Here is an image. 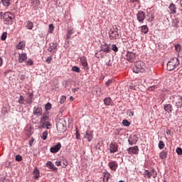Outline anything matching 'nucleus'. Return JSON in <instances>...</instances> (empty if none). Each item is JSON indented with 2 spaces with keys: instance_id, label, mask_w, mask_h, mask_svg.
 Returning a JSON list of instances; mask_svg holds the SVG:
<instances>
[{
  "instance_id": "f257e3e1",
  "label": "nucleus",
  "mask_w": 182,
  "mask_h": 182,
  "mask_svg": "<svg viewBox=\"0 0 182 182\" xmlns=\"http://www.w3.org/2000/svg\"><path fill=\"white\" fill-rule=\"evenodd\" d=\"M180 65V60L177 58H171L167 63V70H174L176 68Z\"/></svg>"
},
{
  "instance_id": "f03ea898",
  "label": "nucleus",
  "mask_w": 182,
  "mask_h": 182,
  "mask_svg": "<svg viewBox=\"0 0 182 182\" xmlns=\"http://www.w3.org/2000/svg\"><path fill=\"white\" fill-rule=\"evenodd\" d=\"M134 73H143L144 72V63L143 61H136L133 68Z\"/></svg>"
},
{
  "instance_id": "7ed1b4c3",
  "label": "nucleus",
  "mask_w": 182,
  "mask_h": 182,
  "mask_svg": "<svg viewBox=\"0 0 182 182\" xmlns=\"http://www.w3.org/2000/svg\"><path fill=\"white\" fill-rule=\"evenodd\" d=\"M119 28H117V26H113V27L110 29L109 35L111 41H114L119 38Z\"/></svg>"
},
{
  "instance_id": "20e7f679",
  "label": "nucleus",
  "mask_w": 182,
  "mask_h": 182,
  "mask_svg": "<svg viewBox=\"0 0 182 182\" xmlns=\"http://www.w3.org/2000/svg\"><path fill=\"white\" fill-rule=\"evenodd\" d=\"M3 19L7 25H12V23H14L12 21V19H14V14L11 12L4 13Z\"/></svg>"
},
{
  "instance_id": "39448f33",
  "label": "nucleus",
  "mask_w": 182,
  "mask_h": 182,
  "mask_svg": "<svg viewBox=\"0 0 182 182\" xmlns=\"http://www.w3.org/2000/svg\"><path fill=\"white\" fill-rule=\"evenodd\" d=\"M136 19L140 23H144V19H146V13L143 11H139L136 14Z\"/></svg>"
},
{
  "instance_id": "423d86ee",
  "label": "nucleus",
  "mask_w": 182,
  "mask_h": 182,
  "mask_svg": "<svg viewBox=\"0 0 182 182\" xmlns=\"http://www.w3.org/2000/svg\"><path fill=\"white\" fill-rule=\"evenodd\" d=\"M126 58L128 62L133 63L136 60V54L133 52L128 51L126 54Z\"/></svg>"
},
{
  "instance_id": "0eeeda50",
  "label": "nucleus",
  "mask_w": 182,
  "mask_h": 182,
  "mask_svg": "<svg viewBox=\"0 0 182 182\" xmlns=\"http://www.w3.org/2000/svg\"><path fill=\"white\" fill-rule=\"evenodd\" d=\"M56 127L58 133H65V132H66V125L63 124V123L60 122L57 123Z\"/></svg>"
},
{
  "instance_id": "6e6552de",
  "label": "nucleus",
  "mask_w": 182,
  "mask_h": 182,
  "mask_svg": "<svg viewBox=\"0 0 182 182\" xmlns=\"http://www.w3.org/2000/svg\"><path fill=\"white\" fill-rule=\"evenodd\" d=\"M173 103L176 107L181 108L182 107V97L180 95L174 97H173Z\"/></svg>"
},
{
  "instance_id": "1a4fd4ad",
  "label": "nucleus",
  "mask_w": 182,
  "mask_h": 182,
  "mask_svg": "<svg viewBox=\"0 0 182 182\" xmlns=\"http://www.w3.org/2000/svg\"><path fill=\"white\" fill-rule=\"evenodd\" d=\"M108 166L112 171H116L117 170V167H119V164L115 161H112L109 162Z\"/></svg>"
},
{
  "instance_id": "9d476101",
  "label": "nucleus",
  "mask_w": 182,
  "mask_h": 182,
  "mask_svg": "<svg viewBox=\"0 0 182 182\" xmlns=\"http://www.w3.org/2000/svg\"><path fill=\"white\" fill-rule=\"evenodd\" d=\"M129 154H139V146H134L127 149Z\"/></svg>"
},
{
  "instance_id": "9b49d317",
  "label": "nucleus",
  "mask_w": 182,
  "mask_h": 182,
  "mask_svg": "<svg viewBox=\"0 0 182 182\" xmlns=\"http://www.w3.org/2000/svg\"><path fill=\"white\" fill-rule=\"evenodd\" d=\"M33 114L35 116H42V107L37 106L34 107L33 110Z\"/></svg>"
},
{
  "instance_id": "f8f14e48",
  "label": "nucleus",
  "mask_w": 182,
  "mask_h": 182,
  "mask_svg": "<svg viewBox=\"0 0 182 182\" xmlns=\"http://www.w3.org/2000/svg\"><path fill=\"white\" fill-rule=\"evenodd\" d=\"M60 147H62V144L58 143L57 145H54L50 149V153H58L60 150Z\"/></svg>"
},
{
  "instance_id": "ddd939ff",
  "label": "nucleus",
  "mask_w": 182,
  "mask_h": 182,
  "mask_svg": "<svg viewBox=\"0 0 182 182\" xmlns=\"http://www.w3.org/2000/svg\"><path fill=\"white\" fill-rule=\"evenodd\" d=\"M48 120H49V112H46L43 114V115L41 118L40 123H41V124H42L43 123L48 122Z\"/></svg>"
},
{
  "instance_id": "4468645a",
  "label": "nucleus",
  "mask_w": 182,
  "mask_h": 182,
  "mask_svg": "<svg viewBox=\"0 0 182 182\" xmlns=\"http://www.w3.org/2000/svg\"><path fill=\"white\" fill-rule=\"evenodd\" d=\"M18 62L19 63H23L25 60L28 59V55L26 53H19Z\"/></svg>"
},
{
  "instance_id": "2eb2a0df",
  "label": "nucleus",
  "mask_w": 182,
  "mask_h": 182,
  "mask_svg": "<svg viewBox=\"0 0 182 182\" xmlns=\"http://www.w3.org/2000/svg\"><path fill=\"white\" fill-rule=\"evenodd\" d=\"M118 150V146L116 143H111L109 144V151L110 153H116Z\"/></svg>"
},
{
  "instance_id": "dca6fc26",
  "label": "nucleus",
  "mask_w": 182,
  "mask_h": 182,
  "mask_svg": "<svg viewBox=\"0 0 182 182\" xmlns=\"http://www.w3.org/2000/svg\"><path fill=\"white\" fill-rule=\"evenodd\" d=\"M128 142L131 146H133L137 143V136L136 135L131 136L129 139Z\"/></svg>"
},
{
  "instance_id": "f3484780",
  "label": "nucleus",
  "mask_w": 182,
  "mask_h": 182,
  "mask_svg": "<svg viewBox=\"0 0 182 182\" xmlns=\"http://www.w3.org/2000/svg\"><path fill=\"white\" fill-rule=\"evenodd\" d=\"M85 138L87 139V141H92V140H93V132L87 131Z\"/></svg>"
},
{
  "instance_id": "a211bd4d",
  "label": "nucleus",
  "mask_w": 182,
  "mask_h": 182,
  "mask_svg": "<svg viewBox=\"0 0 182 182\" xmlns=\"http://www.w3.org/2000/svg\"><path fill=\"white\" fill-rule=\"evenodd\" d=\"M168 12L171 15H174V14L177 13V10L176 9V5L174 4H171L168 6Z\"/></svg>"
},
{
  "instance_id": "6ab92c4d",
  "label": "nucleus",
  "mask_w": 182,
  "mask_h": 182,
  "mask_svg": "<svg viewBox=\"0 0 182 182\" xmlns=\"http://www.w3.org/2000/svg\"><path fill=\"white\" fill-rule=\"evenodd\" d=\"M100 52H105V53H110V47H109L107 43L102 45Z\"/></svg>"
},
{
  "instance_id": "aec40b11",
  "label": "nucleus",
  "mask_w": 182,
  "mask_h": 182,
  "mask_svg": "<svg viewBox=\"0 0 182 182\" xmlns=\"http://www.w3.org/2000/svg\"><path fill=\"white\" fill-rule=\"evenodd\" d=\"M46 167H48V168H50V170H53V171H56V170H58V168H56L55 166V164H53V163H52V161H47Z\"/></svg>"
},
{
  "instance_id": "412c9836",
  "label": "nucleus",
  "mask_w": 182,
  "mask_h": 182,
  "mask_svg": "<svg viewBox=\"0 0 182 182\" xmlns=\"http://www.w3.org/2000/svg\"><path fill=\"white\" fill-rule=\"evenodd\" d=\"M31 6H33L34 9H38V6L41 5V1L39 0H31Z\"/></svg>"
},
{
  "instance_id": "4be33fe9",
  "label": "nucleus",
  "mask_w": 182,
  "mask_h": 182,
  "mask_svg": "<svg viewBox=\"0 0 182 182\" xmlns=\"http://www.w3.org/2000/svg\"><path fill=\"white\" fill-rule=\"evenodd\" d=\"M80 63L83 68H87V58L83 56L80 58Z\"/></svg>"
},
{
  "instance_id": "5701e85b",
  "label": "nucleus",
  "mask_w": 182,
  "mask_h": 182,
  "mask_svg": "<svg viewBox=\"0 0 182 182\" xmlns=\"http://www.w3.org/2000/svg\"><path fill=\"white\" fill-rule=\"evenodd\" d=\"M103 177L104 182H109V179L112 177V175L109 172H104Z\"/></svg>"
},
{
  "instance_id": "b1692460",
  "label": "nucleus",
  "mask_w": 182,
  "mask_h": 182,
  "mask_svg": "<svg viewBox=\"0 0 182 182\" xmlns=\"http://www.w3.org/2000/svg\"><path fill=\"white\" fill-rule=\"evenodd\" d=\"M25 46H26V43H25V41H20L18 44L16 46V49L23 50V49H25Z\"/></svg>"
},
{
  "instance_id": "393cba45",
  "label": "nucleus",
  "mask_w": 182,
  "mask_h": 182,
  "mask_svg": "<svg viewBox=\"0 0 182 182\" xmlns=\"http://www.w3.org/2000/svg\"><path fill=\"white\" fill-rule=\"evenodd\" d=\"M180 20H178V18H175L173 20L172 26H173V28H180Z\"/></svg>"
},
{
  "instance_id": "a878e982",
  "label": "nucleus",
  "mask_w": 182,
  "mask_h": 182,
  "mask_svg": "<svg viewBox=\"0 0 182 182\" xmlns=\"http://www.w3.org/2000/svg\"><path fill=\"white\" fill-rule=\"evenodd\" d=\"M26 28L28 29V31H32V29H33V23L31 21H27Z\"/></svg>"
},
{
  "instance_id": "bb28decb",
  "label": "nucleus",
  "mask_w": 182,
  "mask_h": 182,
  "mask_svg": "<svg viewBox=\"0 0 182 182\" xmlns=\"http://www.w3.org/2000/svg\"><path fill=\"white\" fill-rule=\"evenodd\" d=\"M164 110L167 112L168 113H171L173 112V107H171V105L166 104L164 105Z\"/></svg>"
},
{
  "instance_id": "cd10ccee",
  "label": "nucleus",
  "mask_w": 182,
  "mask_h": 182,
  "mask_svg": "<svg viewBox=\"0 0 182 182\" xmlns=\"http://www.w3.org/2000/svg\"><path fill=\"white\" fill-rule=\"evenodd\" d=\"M32 99H33V93L32 92H29L28 94V99L26 100V102L28 105H31L32 104Z\"/></svg>"
},
{
  "instance_id": "c85d7f7f",
  "label": "nucleus",
  "mask_w": 182,
  "mask_h": 182,
  "mask_svg": "<svg viewBox=\"0 0 182 182\" xmlns=\"http://www.w3.org/2000/svg\"><path fill=\"white\" fill-rule=\"evenodd\" d=\"M168 152L166 151L163 150L159 154V157L161 159V160H166V158L167 157Z\"/></svg>"
},
{
  "instance_id": "c756f323",
  "label": "nucleus",
  "mask_w": 182,
  "mask_h": 182,
  "mask_svg": "<svg viewBox=\"0 0 182 182\" xmlns=\"http://www.w3.org/2000/svg\"><path fill=\"white\" fill-rule=\"evenodd\" d=\"M57 48H58V46H56V45L53 44L52 46H50L48 50H49V52H50V53H56Z\"/></svg>"
},
{
  "instance_id": "7c9ffc66",
  "label": "nucleus",
  "mask_w": 182,
  "mask_h": 182,
  "mask_svg": "<svg viewBox=\"0 0 182 182\" xmlns=\"http://www.w3.org/2000/svg\"><path fill=\"white\" fill-rule=\"evenodd\" d=\"M111 103H112V98L107 97L104 99V104L105 105V106H110Z\"/></svg>"
},
{
  "instance_id": "2f4dec72",
  "label": "nucleus",
  "mask_w": 182,
  "mask_h": 182,
  "mask_svg": "<svg viewBox=\"0 0 182 182\" xmlns=\"http://www.w3.org/2000/svg\"><path fill=\"white\" fill-rule=\"evenodd\" d=\"M144 177L145 178H151V173L150 171H149V170H145V171L144 172Z\"/></svg>"
},
{
  "instance_id": "473e14b6",
  "label": "nucleus",
  "mask_w": 182,
  "mask_h": 182,
  "mask_svg": "<svg viewBox=\"0 0 182 182\" xmlns=\"http://www.w3.org/2000/svg\"><path fill=\"white\" fill-rule=\"evenodd\" d=\"M43 127H46V129H49L50 127H52V124H50V122L46 121V122H43L41 124Z\"/></svg>"
},
{
  "instance_id": "72a5a7b5",
  "label": "nucleus",
  "mask_w": 182,
  "mask_h": 182,
  "mask_svg": "<svg viewBox=\"0 0 182 182\" xmlns=\"http://www.w3.org/2000/svg\"><path fill=\"white\" fill-rule=\"evenodd\" d=\"M141 31L143 33H149V27H147V26H142L141 27Z\"/></svg>"
},
{
  "instance_id": "f704fd0d",
  "label": "nucleus",
  "mask_w": 182,
  "mask_h": 182,
  "mask_svg": "<svg viewBox=\"0 0 182 182\" xmlns=\"http://www.w3.org/2000/svg\"><path fill=\"white\" fill-rule=\"evenodd\" d=\"M2 5L4 6H9L11 5V0H1Z\"/></svg>"
},
{
  "instance_id": "c9c22d12",
  "label": "nucleus",
  "mask_w": 182,
  "mask_h": 182,
  "mask_svg": "<svg viewBox=\"0 0 182 182\" xmlns=\"http://www.w3.org/2000/svg\"><path fill=\"white\" fill-rule=\"evenodd\" d=\"M34 178L36 180L38 177H40L39 170L38 168H35L33 171Z\"/></svg>"
},
{
  "instance_id": "e433bc0d",
  "label": "nucleus",
  "mask_w": 182,
  "mask_h": 182,
  "mask_svg": "<svg viewBox=\"0 0 182 182\" xmlns=\"http://www.w3.org/2000/svg\"><path fill=\"white\" fill-rule=\"evenodd\" d=\"M71 70L72 72H75L76 73H80V68L77 66H73Z\"/></svg>"
},
{
  "instance_id": "4c0bfd02",
  "label": "nucleus",
  "mask_w": 182,
  "mask_h": 182,
  "mask_svg": "<svg viewBox=\"0 0 182 182\" xmlns=\"http://www.w3.org/2000/svg\"><path fill=\"white\" fill-rule=\"evenodd\" d=\"M122 124L123 126H124L125 127H129V126H130L131 123L130 122H129L127 119H124L122 121Z\"/></svg>"
},
{
  "instance_id": "58836bf2",
  "label": "nucleus",
  "mask_w": 182,
  "mask_h": 182,
  "mask_svg": "<svg viewBox=\"0 0 182 182\" xmlns=\"http://www.w3.org/2000/svg\"><path fill=\"white\" fill-rule=\"evenodd\" d=\"M48 33H53V31L55 29V26H53V24H50L48 26Z\"/></svg>"
},
{
  "instance_id": "ea45409f",
  "label": "nucleus",
  "mask_w": 182,
  "mask_h": 182,
  "mask_svg": "<svg viewBox=\"0 0 182 182\" xmlns=\"http://www.w3.org/2000/svg\"><path fill=\"white\" fill-rule=\"evenodd\" d=\"M158 146H159V149L160 150H163V149H164V146H165L166 145L164 144V142H163V141H160L159 142Z\"/></svg>"
},
{
  "instance_id": "a19ab883",
  "label": "nucleus",
  "mask_w": 182,
  "mask_h": 182,
  "mask_svg": "<svg viewBox=\"0 0 182 182\" xmlns=\"http://www.w3.org/2000/svg\"><path fill=\"white\" fill-rule=\"evenodd\" d=\"M50 109H52V104H50V102H48L45 105V109L48 112V110H50Z\"/></svg>"
},
{
  "instance_id": "79ce46f5",
  "label": "nucleus",
  "mask_w": 182,
  "mask_h": 182,
  "mask_svg": "<svg viewBox=\"0 0 182 182\" xmlns=\"http://www.w3.org/2000/svg\"><path fill=\"white\" fill-rule=\"evenodd\" d=\"M151 175L154 178H156V177H157V171H156L154 169H152L151 171Z\"/></svg>"
},
{
  "instance_id": "37998d69",
  "label": "nucleus",
  "mask_w": 182,
  "mask_h": 182,
  "mask_svg": "<svg viewBox=\"0 0 182 182\" xmlns=\"http://www.w3.org/2000/svg\"><path fill=\"white\" fill-rule=\"evenodd\" d=\"M24 102H25V98H23V97L22 95H21L18 99V103L20 105H23Z\"/></svg>"
},
{
  "instance_id": "c03bdc74",
  "label": "nucleus",
  "mask_w": 182,
  "mask_h": 182,
  "mask_svg": "<svg viewBox=\"0 0 182 182\" xmlns=\"http://www.w3.org/2000/svg\"><path fill=\"white\" fill-rule=\"evenodd\" d=\"M25 63L28 65V66H32L33 65V60L28 59V60L25 61Z\"/></svg>"
},
{
  "instance_id": "a18cd8bd",
  "label": "nucleus",
  "mask_w": 182,
  "mask_h": 182,
  "mask_svg": "<svg viewBox=\"0 0 182 182\" xmlns=\"http://www.w3.org/2000/svg\"><path fill=\"white\" fill-rule=\"evenodd\" d=\"M64 102H66V96L63 95L60 100V105H63Z\"/></svg>"
},
{
  "instance_id": "49530a36",
  "label": "nucleus",
  "mask_w": 182,
  "mask_h": 182,
  "mask_svg": "<svg viewBox=\"0 0 182 182\" xmlns=\"http://www.w3.org/2000/svg\"><path fill=\"white\" fill-rule=\"evenodd\" d=\"M43 140H46V139H48V132H45L42 134V136H41Z\"/></svg>"
},
{
  "instance_id": "de8ad7c7",
  "label": "nucleus",
  "mask_w": 182,
  "mask_h": 182,
  "mask_svg": "<svg viewBox=\"0 0 182 182\" xmlns=\"http://www.w3.org/2000/svg\"><path fill=\"white\" fill-rule=\"evenodd\" d=\"M6 36H8L6 32L3 33L1 37V41H5L6 39Z\"/></svg>"
},
{
  "instance_id": "09e8293b",
  "label": "nucleus",
  "mask_w": 182,
  "mask_h": 182,
  "mask_svg": "<svg viewBox=\"0 0 182 182\" xmlns=\"http://www.w3.org/2000/svg\"><path fill=\"white\" fill-rule=\"evenodd\" d=\"M112 50L114 51V52H117L119 50V48H117V46H116L115 44H113L112 46Z\"/></svg>"
},
{
  "instance_id": "8fccbe9b",
  "label": "nucleus",
  "mask_w": 182,
  "mask_h": 182,
  "mask_svg": "<svg viewBox=\"0 0 182 182\" xmlns=\"http://www.w3.org/2000/svg\"><path fill=\"white\" fill-rule=\"evenodd\" d=\"M175 50H176V52H180V50H181V46H180V44H177L175 46Z\"/></svg>"
},
{
  "instance_id": "3c124183",
  "label": "nucleus",
  "mask_w": 182,
  "mask_h": 182,
  "mask_svg": "<svg viewBox=\"0 0 182 182\" xmlns=\"http://www.w3.org/2000/svg\"><path fill=\"white\" fill-rule=\"evenodd\" d=\"M176 153H177V154H178V156H181V154H182V149L180 148V147H178L176 149Z\"/></svg>"
},
{
  "instance_id": "603ef678",
  "label": "nucleus",
  "mask_w": 182,
  "mask_h": 182,
  "mask_svg": "<svg viewBox=\"0 0 182 182\" xmlns=\"http://www.w3.org/2000/svg\"><path fill=\"white\" fill-rule=\"evenodd\" d=\"M73 33L72 32V30H69L67 33V39H70V36H72V34Z\"/></svg>"
},
{
  "instance_id": "864d4df0",
  "label": "nucleus",
  "mask_w": 182,
  "mask_h": 182,
  "mask_svg": "<svg viewBox=\"0 0 182 182\" xmlns=\"http://www.w3.org/2000/svg\"><path fill=\"white\" fill-rule=\"evenodd\" d=\"M16 161H22V156H21V155H16Z\"/></svg>"
},
{
  "instance_id": "5fc2aeb1",
  "label": "nucleus",
  "mask_w": 182,
  "mask_h": 182,
  "mask_svg": "<svg viewBox=\"0 0 182 182\" xmlns=\"http://www.w3.org/2000/svg\"><path fill=\"white\" fill-rule=\"evenodd\" d=\"M46 63H48V65L50 64V62H52V57H48L47 59L46 60Z\"/></svg>"
},
{
  "instance_id": "6e6d98bb",
  "label": "nucleus",
  "mask_w": 182,
  "mask_h": 182,
  "mask_svg": "<svg viewBox=\"0 0 182 182\" xmlns=\"http://www.w3.org/2000/svg\"><path fill=\"white\" fill-rule=\"evenodd\" d=\"M153 19H154V15L151 14L148 18V22H152Z\"/></svg>"
},
{
  "instance_id": "4d7b16f0",
  "label": "nucleus",
  "mask_w": 182,
  "mask_h": 182,
  "mask_svg": "<svg viewBox=\"0 0 182 182\" xmlns=\"http://www.w3.org/2000/svg\"><path fill=\"white\" fill-rule=\"evenodd\" d=\"M35 141V139H33V138H32L29 141H28V144L30 146V147H32V145L33 144V142Z\"/></svg>"
},
{
  "instance_id": "13d9d810",
  "label": "nucleus",
  "mask_w": 182,
  "mask_h": 182,
  "mask_svg": "<svg viewBox=\"0 0 182 182\" xmlns=\"http://www.w3.org/2000/svg\"><path fill=\"white\" fill-rule=\"evenodd\" d=\"M76 139L77 140H80V134L77 131L76 132Z\"/></svg>"
},
{
  "instance_id": "bf43d9fd",
  "label": "nucleus",
  "mask_w": 182,
  "mask_h": 182,
  "mask_svg": "<svg viewBox=\"0 0 182 182\" xmlns=\"http://www.w3.org/2000/svg\"><path fill=\"white\" fill-rule=\"evenodd\" d=\"M112 82H113V80H108L107 82H106L107 86H110V85H112Z\"/></svg>"
},
{
  "instance_id": "052dcab7",
  "label": "nucleus",
  "mask_w": 182,
  "mask_h": 182,
  "mask_svg": "<svg viewBox=\"0 0 182 182\" xmlns=\"http://www.w3.org/2000/svg\"><path fill=\"white\" fill-rule=\"evenodd\" d=\"M61 161H55V166H58V167H60V166H61Z\"/></svg>"
},
{
  "instance_id": "680f3d73",
  "label": "nucleus",
  "mask_w": 182,
  "mask_h": 182,
  "mask_svg": "<svg viewBox=\"0 0 182 182\" xmlns=\"http://www.w3.org/2000/svg\"><path fill=\"white\" fill-rule=\"evenodd\" d=\"M166 134H169V136H171V130L167 129L166 130Z\"/></svg>"
},
{
  "instance_id": "e2e57ef3",
  "label": "nucleus",
  "mask_w": 182,
  "mask_h": 182,
  "mask_svg": "<svg viewBox=\"0 0 182 182\" xmlns=\"http://www.w3.org/2000/svg\"><path fill=\"white\" fill-rule=\"evenodd\" d=\"M4 61L2 60V58L0 57V66H2Z\"/></svg>"
},
{
  "instance_id": "0e129e2a",
  "label": "nucleus",
  "mask_w": 182,
  "mask_h": 182,
  "mask_svg": "<svg viewBox=\"0 0 182 182\" xmlns=\"http://www.w3.org/2000/svg\"><path fill=\"white\" fill-rule=\"evenodd\" d=\"M129 116H134V112H130Z\"/></svg>"
},
{
  "instance_id": "69168bd1",
  "label": "nucleus",
  "mask_w": 182,
  "mask_h": 182,
  "mask_svg": "<svg viewBox=\"0 0 182 182\" xmlns=\"http://www.w3.org/2000/svg\"><path fill=\"white\" fill-rule=\"evenodd\" d=\"M106 65H107V66H110V65H112V64L110 63V60H109V62L107 63Z\"/></svg>"
},
{
  "instance_id": "338daca9",
  "label": "nucleus",
  "mask_w": 182,
  "mask_h": 182,
  "mask_svg": "<svg viewBox=\"0 0 182 182\" xmlns=\"http://www.w3.org/2000/svg\"><path fill=\"white\" fill-rule=\"evenodd\" d=\"M150 89L151 90H154L156 89V87H151Z\"/></svg>"
},
{
  "instance_id": "774afa93",
  "label": "nucleus",
  "mask_w": 182,
  "mask_h": 182,
  "mask_svg": "<svg viewBox=\"0 0 182 182\" xmlns=\"http://www.w3.org/2000/svg\"><path fill=\"white\" fill-rule=\"evenodd\" d=\"M70 100L73 101L75 100V98H73V97H70Z\"/></svg>"
}]
</instances>
